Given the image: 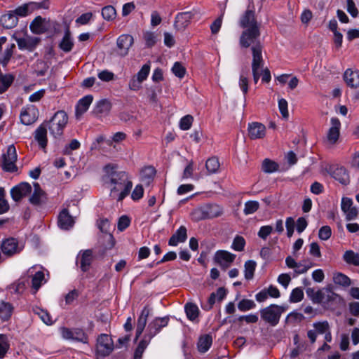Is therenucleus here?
Returning <instances> with one entry per match:
<instances>
[{"mask_svg":"<svg viewBox=\"0 0 359 359\" xmlns=\"http://www.w3.org/2000/svg\"><path fill=\"white\" fill-rule=\"evenodd\" d=\"M278 108L282 116L285 119H287L289 117V113L287 109V102L285 99L281 98L278 100Z\"/></svg>","mask_w":359,"mask_h":359,"instance_id":"nucleus-63","label":"nucleus"},{"mask_svg":"<svg viewBox=\"0 0 359 359\" xmlns=\"http://www.w3.org/2000/svg\"><path fill=\"white\" fill-rule=\"evenodd\" d=\"M193 123V117L191 115L183 116L180 121V128L183 130H189Z\"/></svg>","mask_w":359,"mask_h":359,"instance_id":"nucleus-59","label":"nucleus"},{"mask_svg":"<svg viewBox=\"0 0 359 359\" xmlns=\"http://www.w3.org/2000/svg\"><path fill=\"white\" fill-rule=\"evenodd\" d=\"M259 208V203L256 201H248L245 202L243 212L245 215L255 213Z\"/></svg>","mask_w":359,"mask_h":359,"instance_id":"nucleus-51","label":"nucleus"},{"mask_svg":"<svg viewBox=\"0 0 359 359\" xmlns=\"http://www.w3.org/2000/svg\"><path fill=\"white\" fill-rule=\"evenodd\" d=\"M17 160L16 149L13 144L8 147L6 154L3 155L2 167L7 172H14L17 170L15 161Z\"/></svg>","mask_w":359,"mask_h":359,"instance_id":"nucleus-7","label":"nucleus"},{"mask_svg":"<svg viewBox=\"0 0 359 359\" xmlns=\"http://www.w3.org/2000/svg\"><path fill=\"white\" fill-rule=\"evenodd\" d=\"M212 343V337L209 334L201 336L198 341V350L201 353H205L209 350Z\"/></svg>","mask_w":359,"mask_h":359,"instance_id":"nucleus-38","label":"nucleus"},{"mask_svg":"<svg viewBox=\"0 0 359 359\" xmlns=\"http://www.w3.org/2000/svg\"><path fill=\"white\" fill-rule=\"evenodd\" d=\"M34 137L41 149H45L46 147L48 138L46 124L42 123L36 129Z\"/></svg>","mask_w":359,"mask_h":359,"instance_id":"nucleus-26","label":"nucleus"},{"mask_svg":"<svg viewBox=\"0 0 359 359\" xmlns=\"http://www.w3.org/2000/svg\"><path fill=\"white\" fill-rule=\"evenodd\" d=\"M304 298V292L302 288L296 287L292 290L290 296V302L297 303L301 302Z\"/></svg>","mask_w":359,"mask_h":359,"instance_id":"nucleus-56","label":"nucleus"},{"mask_svg":"<svg viewBox=\"0 0 359 359\" xmlns=\"http://www.w3.org/2000/svg\"><path fill=\"white\" fill-rule=\"evenodd\" d=\"M332 177L341 184L346 185L350 182V177L346 169L344 167H336L331 171Z\"/></svg>","mask_w":359,"mask_h":359,"instance_id":"nucleus-25","label":"nucleus"},{"mask_svg":"<svg viewBox=\"0 0 359 359\" xmlns=\"http://www.w3.org/2000/svg\"><path fill=\"white\" fill-rule=\"evenodd\" d=\"M93 100V97L90 95H86L80 99L76 106V116L79 118L89 108Z\"/></svg>","mask_w":359,"mask_h":359,"instance_id":"nucleus-28","label":"nucleus"},{"mask_svg":"<svg viewBox=\"0 0 359 359\" xmlns=\"http://www.w3.org/2000/svg\"><path fill=\"white\" fill-rule=\"evenodd\" d=\"M74 46V41L71 37V33L69 29H67L65 35L59 44V47L63 51L68 53L72 50Z\"/></svg>","mask_w":359,"mask_h":359,"instance_id":"nucleus-36","label":"nucleus"},{"mask_svg":"<svg viewBox=\"0 0 359 359\" xmlns=\"http://www.w3.org/2000/svg\"><path fill=\"white\" fill-rule=\"evenodd\" d=\"M333 281L335 284L344 287L349 286L351 283L350 278L342 273H334Z\"/></svg>","mask_w":359,"mask_h":359,"instance_id":"nucleus-45","label":"nucleus"},{"mask_svg":"<svg viewBox=\"0 0 359 359\" xmlns=\"http://www.w3.org/2000/svg\"><path fill=\"white\" fill-rule=\"evenodd\" d=\"M97 353L106 356L109 355L114 350L113 340L108 334H102L97 339Z\"/></svg>","mask_w":359,"mask_h":359,"instance_id":"nucleus-8","label":"nucleus"},{"mask_svg":"<svg viewBox=\"0 0 359 359\" xmlns=\"http://www.w3.org/2000/svg\"><path fill=\"white\" fill-rule=\"evenodd\" d=\"M33 312L36 314L40 319L46 325H50L53 324L52 318L50 314L45 310L36 307L33 308Z\"/></svg>","mask_w":359,"mask_h":359,"instance_id":"nucleus-43","label":"nucleus"},{"mask_svg":"<svg viewBox=\"0 0 359 359\" xmlns=\"http://www.w3.org/2000/svg\"><path fill=\"white\" fill-rule=\"evenodd\" d=\"M156 175V170L152 166H147L144 168L140 172V178L142 183L149 185Z\"/></svg>","mask_w":359,"mask_h":359,"instance_id":"nucleus-33","label":"nucleus"},{"mask_svg":"<svg viewBox=\"0 0 359 359\" xmlns=\"http://www.w3.org/2000/svg\"><path fill=\"white\" fill-rule=\"evenodd\" d=\"M285 308L277 304H271L260 310L261 318L271 326L278 324L280 318Z\"/></svg>","mask_w":359,"mask_h":359,"instance_id":"nucleus-4","label":"nucleus"},{"mask_svg":"<svg viewBox=\"0 0 359 359\" xmlns=\"http://www.w3.org/2000/svg\"><path fill=\"white\" fill-rule=\"evenodd\" d=\"M40 8L41 5L35 2H29L18 6L14 11H12V12L17 17H26L31 14L34 11Z\"/></svg>","mask_w":359,"mask_h":359,"instance_id":"nucleus-22","label":"nucleus"},{"mask_svg":"<svg viewBox=\"0 0 359 359\" xmlns=\"http://www.w3.org/2000/svg\"><path fill=\"white\" fill-rule=\"evenodd\" d=\"M10 348V344L7 335L0 334V359L4 358Z\"/></svg>","mask_w":359,"mask_h":359,"instance_id":"nucleus-44","label":"nucleus"},{"mask_svg":"<svg viewBox=\"0 0 359 359\" xmlns=\"http://www.w3.org/2000/svg\"><path fill=\"white\" fill-rule=\"evenodd\" d=\"M222 213V208L216 204L206 205L205 207L196 210L193 215L197 220L215 218L220 216Z\"/></svg>","mask_w":359,"mask_h":359,"instance_id":"nucleus-5","label":"nucleus"},{"mask_svg":"<svg viewBox=\"0 0 359 359\" xmlns=\"http://www.w3.org/2000/svg\"><path fill=\"white\" fill-rule=\"evenodd\" d=\"M264 66L263 57L253 58L252 61V72L255 83H257L260 75L261 69Z\"/></svg>","mask_w":359,"mask_h":359,"instance_id":"nucleus-35","label":"nucleus"},{"mask_svg":"<svg viewBox=\"0 0 359 359\" xmlns=\"http://www.w3.org/2000/svg\"><path fill=\"white\" fill-rule=\"evenodd\" d=\"M205 167L210 174L215 173L219 168V162L217 158L212 157L207 160Z\"/></svg>","mask_w":359,"mask_h":359,"instance_id":"nucleus-49","label":"nucleus"},{"mask_svg":"<svg viewBox=\"0 0 359 359\" xmlns=\"http://www.w3.org/2000/svg\"><path fill=\"white\" fill-rule=\"evenodd\" d=\"M5 191L0 187V215L6 212L9 209L8 201L4 198Z\"/></svg>","mask_w":359,"mask_h":359,"instance_id":"nucleus-61","label":"nucleus"},{"mask_svg":"<svg viewBox=\"0 0 359 359\" xmlns=\"http://www.w3.org/2000/svg\"><path fill=\"white\" fill-rule=\"evenodd\" d=\"M33 272L34 269H29L27 271V277H28L29 280L31 278L32 291L33 294H35L46 280H45L44 273L43 271H39L34 273Z\"/></svg>","mask_w":359,"mask_h":359,"instance_id":"nucleus-13","label":"nucleus"},{"mask_svg":"<svg viewBox=\"0 0 359 359\" xmlns=\"http://www.w3.org/2000/svg\"><path fill=\"white\" fill-rule=\"evenodd\" d=\"M344 80L350 88H359V71L352 69H346L344 74ZM356 97L359 99V92L357 93Z\"/></svg>","mask_w":359,"mask_h":359,"instance_id":"nucleus-18","label":"nucleus"},{"mask_svg":"<svg viewBox=\"0 0 359 359\" xmlns=\"http://www.w3.org/2000/svg\"><path fill=\"white\" fill-rule=\"evenodd\" d=\"M116 15V9L112 6H107L102 9V15L106 20L110 21L114 20Z\"/></svg>","mask_w":359,"mask_h":359,"instance_id":"nucleus-53","label":"nucleus"},{"mask_svg":"<svg viewBox=\"0 0 359 359\" xmlns=\"http://www.w3.org/2000/svg\"><path fill=\"white\" fill-rule=\"evenodd\" d=\"M187 228L184 226H181L169 239V245L176 246L180 243L184 242L187 238Z\"/></svg>","mask_w":359,"mask_h":359,"instance_id":"nucleus-29","label":"nucleus"},{"mask_svg":"<svg viewBox=\"0 0 359 359\" xmlns=\"http://www.w3.org/2000/svg\"><path fill=\"white\" fill-rule=\"evenodd\" d=\"M169 322L168 317L163 318H156L151 322L149 323L147 329V334L144 337L148 339L149 341L156 336L163 327L168 325Z\"/></svg>","mask_w":359,"mask_h":359,"instance_id":"nucleus-9","label":"nucleus"},{"mask_svg":"<svg viewBox=\"0 0 359 359\" xmlns=\"http://www.w3.org/2000/svg\"><path fill=\"white\" fill-rule=\"evenodd\" d=\"M31 31L36 34H43L46 32L45 19L41 16L35 18L29 25Z\"/></svg>","mask_w":359,"mask_h":359,"instance_id":"nucleus-32","label":"nucleus"},{"mask_svg":"<svg viewBox=\"0 0 359 359\" xmlns=\"http://www.w3.org/2000/svg\"><path fill=\"white\" fill-rule=\"evenodd\" d=\"M114 187L111 189V196L118 201H122L130 191L133 183L128 175L123 171L116 172L111 178Z\"/></svg>","mask_w":359,"mask_h":359,"instance_id":"nucleus-2","label":"nucleus"},{"mask_svg":"<svg viewBox=\"0 0 359 359\" xmlns=\"http://www.w3.org/2000/svg\"><path fill=\"white\" fill-rule=\"evenodd\" d=\"M317 334H323L330 329L329 323L327 320L316 322L313 324Z\"/></svg>","mask_w":359,"mask_h":359,"instance_id":"nucleus-54","label":"nucleus"},{"mask_svg":"<svg viewBox=\"0 0 359 359\" xmlns=\"http://www.w3.org/2000/svg\"><path fill=\"white\" fill-rule=\"evenodd\" d=\"M260 35V29H244L239 38L241 48H250L252 59L263 57V46L259 40Z\"/></svg>","mask_w":359,"mask_h":359,"instance_id":"nucleus-1","label":"nucleus"},{"mask_svg":"<svg viewBox=\"0 0 359 359\" xmlns=\"http://www.w3.org/2000/svg\"><path fill=\"white\" fill-rule=\"evenodd\" d=\"M13 81V76L10 74H0V93L5 92Z\"/></svg>","mask_w":359,"mask_h":359,"instance_id":"nucleus-48","label":"nucleus"},{"mask_svg":"<svg viewBox=\"0 0 359 359\" xmlns=\"http://www.w3.org/2000/svg\"><path fill=\"white\" fill-rule=\"evenodd\" d=\"M330 123L331 127L328 130L327 139L330 144H334L339 137L341 123L338 118L332 117L330 120Z\"/></svg>","mask_w":359,"mask_h":359,"instance_id":"nucleus-17","label":"nucleus"},{"mask_svg":"<svg viewBox=\"0 0 359 359\" xmlns=\"http://www.w3.org/2000/svg\"><path fill=\"white\" fill-rule=\"evenodd\" d=\"M150 341L144 337V338L140 341L137 347L135 349L134 354V359H141L142 354L145 348L149 345Z\"/></svg>","mask_w":359,"mask_h":359,"instance_id":"nucleus-50","label":"nucleus"},{"mask_svg":"<svg viewBox=\"0 0 359 359\" xmlns=\"http://www.w3.org/2000/svg\"><path fill=\"white\" fill-rule=\"evenodd\" d=\"M14 310L13 306L9 303L6 302H0V319L2 321L8 320L13 314Z\"/></svg>","mask_w":359,"mask_h":359,"instance_id":"nucleus-31","label":"nucleus"},{"mask_svg":"<svg viewBox=\"0 0 359 359\" xmlns=\"http://www.w3.org/2000/svg\"><path fill=\"white\" fill-rule=\"evenodd\" d=\"M278 169V165L269 158L264 160L262 163V170L264 172L271 173L276 172Z\"/></svg>","mask_w":359,"mask_h":359,"instance_id":"nucleus-52","label":"nucleus"},{"mask_svg":"<svg viewBox=\"0 0 359 359\" xmlns=\"http://www.w3.org/2000/svg\"><path fill=\"white\" fill-rule=\"evenodd\" d=\"M29 285V281L27 275H25L20 278L15 283H13L10 286V289L12 292L17 294L22 293Z\"/></svg>","mask_w":359,"mask_h":359,"instance_id":"nucleus-34","label":"nucleus"},{"mask_svg":"<svg viewBox=\"0 0 359 359\" xmlns=\"http://www.w3.org/2000/svg\"><path fill=\"white\" fill-rule=\"evenodd\" d=\"M149 72L150 65L145 64L142 67L141 69L135 76L142 82H143L147 79Z\"/></svg>","mask_w":359,"mask_h":359,"instance_id":"nucleus-58","label":"nucleus"},{"mask_svg":"<svg viewBox=\"0 0 359 359\" xmlns=\"http://www.w3.org/2000/svg\"><path fill=\"white\" fill-rule=\"evenodd\" d=\"M18 46L20 50H34L40 42V39L25 34L22 37H15Z\"/></svg>","mask_w":359,"mask_h":359,"instance_id":"nucleus-10","label":"nucleus"},{"mask_svg":"<svg viewBox=\"0 0 359 359\" xmlns=\"http://www.w3.org/2000/svg\"><path fill=\"white\" fill-rule=\"evenodd\" d=\"M39 111L34 105H28L22 109L20 121L22 123L29 126L34 123L38 118Z\"/></svg>","mask_w":359,"mask_h":359,"instance_id":"nucleus-12","label":"nucleus"},{"mask_svg":"<svg viewBox=\"0 0 359 359\" xmlns=\"http://www.w3.org/2000/svg\"><path fill=\"white\" fill-rule=\"evenodd\" d=\"M257 264L253 260H248L245 263V278L247 280H251L254 276Z\"/></svg>","mask_w":359,"mask_h":359,"instance_id":"nucleus-47","label":"nucleus"},{"mask_svg":"<svg viewBox=\"0 0 359 359\" xmlns=\"http://www.w3.org/2000/svg\"><path fill=\"white\" fill-rule=\"evenodd\" d=\"M307 296L313 303L320 304L325 299V293L320 290H316L314 288H307L306 290Z\"/></svg>","mask_w":359,"mask_h":359,"instance_id":"nucleus-37","label":"nucleus"},{"mask_svg":"<svg viewBox=\"0 0 359 359\" xmlns=\"http://www.w3.org/2000/svg\"><path fill=\"white\" fill-rule=\"evenodd\" d=\"M236 255L226 250H218L215 252L214 259L220 266L226 269L234 261Z\"/></svg>","mask_w":359,"mask_h":359,"instance_id":"nucleus-15","label":"nucleus"},{"mask_svg":"<svg viewBox=\"0 0 359 359\" xmlns=\"http://www.w3.org/2000/svg\"><path fill=\"white\" fill-rule=\"evenodd\" d=\"M344 260L354 266H359V254L354 252L353 250H347L343 256Z\"/></svg>","mask_w":359,"mask_h":359,"instance_id":"nucleus-42","label":"nucleus"},{"mask_svg":"<svg viewBox=\"0 0 359 359\" xmlns=\"http://www.w3.org/2000/svg\"><path fill=\"white\" fill-rule=\"evenodd\" d=\"M239 25L244 29H260V25L258 23L255 11L248 8L240 18Z\"/></svg>","mask_w":359,"mask_h":359,"instance_id":"nucleus-6","label":"nucleus"},{"mask_svg":"<svg viewBox=\"0 0 359 359\" xmlns=\"http://www.w3.org/2000/svg\"><path fill=\"white\" fill-rule=\"evenodd\" d=\"M1 250L4 255L11 256L21 251L16 239L13 238L6 239L1 244Z\"/></svg>","mask_w":359,"mask_h":359,"instance_id":"nucleus-21","label":"nucleus"},{"mask_svg":"<svg viewBox=\"0 0 359 359\" xmlns=\"http://www.w3.org/2000/svg\"><path fill=\"white\" fill-rule=\"evenodd\" d=\"M184 310L187 318L191 321H194L198 316L199 309L195 304L187 303L184 306Z\"/></svg>","mask_w":359,"mask_h":359,"instance_id":"nucleus-40","label":"nucleus"},{"mask_svg":"<svg viewBox=\"0 0 359 359\" xmlns=\"http://www.w3.org/2000/svg\"><path fill=\"white\" fill-rule=\"evenodd\" d=\"M147 321V318L142 317L140 316H139V318L137 319V327H136V337H135L136 339H138L140 337V335L142 334V332L145 328Z\"/></svg>","mask_w":359,"mask_h":359,"instance_id":"nucleus-60","label":"nucleus"},{"mask_svg":"<svg viewBox=\"0 0 359 359\" xmlns=\"http://www.w3.org/2000/svg\"><path fill=\"white\" fill-rule=\"evenodd\" d=\"M192 14L190 12H183L178 13L175 17L174 27L177 31L184 30L189 24L192 18Z\"/></svg>","mask_w":359,"mask_h":359,"instance_id":"nucleus-24","label":"nucleus"},{"mask_svg":"<svg viewBox=\"0 0 359 359\" xmlns=\"http://www.w3.org/2000/svg\"><path fill=\"white\" fill-rule=\"evenodd\" d=\"M248 135L250 139H262L266 135V127L259 122H252L248 124Z\"/></svg>","mask_w":359,"mask_h":359,"instance_id":"nucleus-19","label":"nucleus"},{"mask_svg":"<svg viewBox=\"0 0 359 359\" xmlns=\"http://www.w3.org/2000/svg\"><path fill=\"white\" fill-rule=\"evenodd\" d=\"M245 241L243 237L236 236L232 243L231 248L236 251H242L244 249Z\"/></svg>","mask_w":359,"mask_h":359,"instance_id":"nucleus-57","label":"nucleus"},{"mask_svg":"<svg viewBox=\"0 0 359 359\" xmlns=\"http://www.w3.org/2000/svg\"><path fill=\"white\" fill-rule=\"evenodd\" d=\"M134 43L133 37L130 34H121L116 40L117 53L124 57L128 54L129 49Z\"/></svg>","mask_w":359,"mask_h":359,"instance_id":"nucleus-11","label":"nucleus"},{"mask_svg":"<svg viewBox=\"0 0 359 359\" xmlns=\"http://www.w3.org/2000/svg\"><path fill=\"white\" fill-rule=\"evenodd\" d=\"M143 39L147 48L153 47L157 42L158 35L154 32L145 31L143 32Z\"/></svg>","mask_w":359,"mask_h":359,"instance_id":"nucleus-41","label":"nucleus"},{"mask_svg":"<svg viewBox=\"0 0 359 359\" xmlns=\"http://www.w3.org/2000/svg\"><path fill=\"white\" fill-rule=\"evenodd\" d=\"M18 18L14 15L12 11H8L7 13L3 15L0 18L1 25L6 29H11L15 27L18 24Z\"/></svg>","mask_w":359,"mask_h":359,"instance_id":"nucleus-30","label":"nucleus"},{"mask_svg":"<svg viewBox=\"0 0 359 359\" xmlns=\"http://www.w3.org/2000/svg\"><path fill=\"white\" fill-rule=\"evenodd\" d=\"M58 226L60 229L67 230L72 228L74 221L67 209L62 210L58 216Z\"/></svg>","mask_w":359,"mask_h":359,"instance_id":"nucleus-27","label":"nucleus"},{"mask_svg":"<svg viewBox=\"0 0 359 359\" xmlns=\"http://www.w3.org/2000/svg\"><path fill=\"white\" fill-rule=\"evenodd\" d=\"M32 191V187L27 182H21L13 187L11 190L12 198L18 202L22 198L29 194Z\"/></svg>","mask_w":359,"mask_h":359,"instance_id":"nucleus-14","label":"nucleus"},{"mask_svg":"<svg viewBox=\"0 0 359 359\" xmlns=\"http://www.w3.org/2000/svg\"><path fill=\"white\" fill-rule=\"evenodd\" d=\"M111 108V104L107 100H101L97 102L94 112L97 115L107 114Z\"/></svg>","mask_w":359,"mask_h":359,"instance_id":"nucleus-39","label":"nucleus"},{"mask_svg":"<svg viewBox=\"0 0 359 359\" xmlns=\"http://www.w3.org/2000/svg\"><path fill=\"white\" fill-rule=\"evenodd\" d=\"M34 191L29 198L31 203L38 205L41 203V197L43 195V191L41 189L38 183L34 184Z\"/></svg>","mask_w":359,"mask_h":359,"instance_id":"nucleus-46","label":"nucleus"},{"mask_svg":"<svg viewBox=\"0 0 359 359\" xmlns=\"http://www.w3.org/2000/svg\"><path fill=\"white\" fill-rule=\"evenodd\" d=\"M172 72L176 76L182 79L185 75L186 69L181 63L176 62L172 68Z\"/></svg>","mask_w":359,"mask_h":359,"instance_id":"nucleus-64","label":"nucleus"},{"mask_svg":"<svg viewBox=\"0 0 359 359\" xmlns=\"http://www.w3.org/2000/svg\"><path fill=\"white\" fill-rule=\"evenodd\" d=\"M256 304L251 299H243L238 304V308L241 311H247L255 308Z\"/></svg>","mask_w":359,"mask_h":359,"instance_id":"nucleus-55","label":"nucleus"},{"mask_svg":"<svg viewBox=\"0 0 359 359\" xmlns=\"http://www.w3.org/2000/svg\"><path fill=\"white\" fill-rule=\"evenodd\" d=\"M80 146L81 144L77 140H72L70 143L65 147L63 154L66 155H69L72 154V151L78 149L80 147Z\"/></svg>","mask_w":359,"mask_h":359,"instance_id":"nucleus-62","label":"nucleus"},{"mask_svg":"<svg viewBox=\"0 0 359 359\" xmlns=\"http://www.w3.org/2000/svg\"><path fill=\"white\" fill-rule=\"evenodd\" d=\"M93 262V252L91 250L81 251L77 256L76 264L79 265L83 272L89 270Z\"/></svg>","mask_w":359,"mask_h":359,"instance_id":"nucleus-16","label":"nucleus"},{"mask_svg":"<svg viewBox=\"0 0 359 359\" xmlns=\"http://www.w3.org/2000/svg\"><path fill=\"white\" fill-rule=\"evenodd\" d=\"M60 332L65 339L83 341L85 335L80 329H69L65 327H60Z\"/></svg>","mask_w":359,"mask_h":359,"instance_id":"nucleus-20","label":"nucleus"},{"mask_svg":"<svg viewBox=\"0 0 359 359\" xmlns=\"http://www.w3.org/2000/svg\"><path fill=\"white\" fill-rule=\"evenodd\" d=\"M353 201L348 198H343L341 200V210L346 215L347 220H352L356 218L358 215V210L352 206Z\"/></svg>","mask_w":359,"mask_h":359,"instance_id":"nucleus-23","label":"nucleus"},{"mask_svg":"<svg viewBox=\"0 0 359 359\" xmlns=\"http://www.w3.org/2000/svg\"><path fill=\"white\" fill-rule=\"evenodd\" d=\"M68 116L63 110L57 111L48 121L43 123L48 128L50 133L55 138L62 135L64 129L68 123Z\"/></svg>","mask_w":359,"mask_h":359,"instance_id":"nucleus-3","label":"nucleus"}]
</instances>
